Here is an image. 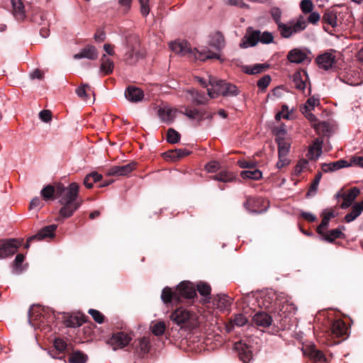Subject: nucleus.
I'll use <instances>...</instances> for the list:
<instances>
[{"label": "nucleus", "instance_id": "nucleus-18", "mask_svg": "<svg viewBox=\"0 0 363 363\" xmlns=\"http://www.w3.org/2000/svg\"><path fill=\"white\" fill-rule=\"evenodd\" d=\"M125 99L131 103H138L141 101L144 98V93L140 88L130 86L124 93Z\"/></svg>", "mask_w": 363, "mask_h": 363}, {"label": "nucleus", "instance_id": "nucleus-19", "mask_svg": "<svg viewBox=\"0 0 363 363\" xmlns=\"http://www.w3.org/2000/svg\"><path fill=\"white\" fill-rule=\"evenodd\" d=\"M323 140L320 138H315L309 146L307 157L311 160H316L322 154Z\"/></svg>", "mask_w": 363, "mask_h": 363}, {"label": "nucleus", "instance_id": "nucleus-48", "mask_svg": "<svg viewBox=\"0 0 363 363\" xmlns=\"http://www.w3.org/2000/svg\"><path fill=\"white\" fill-rule=\"evenodd\" d=\"M199 293L205 297H207L211 294V286L206 283L200 282L196 286Z\"/></svg>", "mask_w": 363, "mask_h": 363}, {"label": "nucleus", "instance_id": "nucleus-4", "mask_svg": "<svg viewBox=\"0 0 363 363\" xmlns=\"http://www.w3.org/2000/svg\"><path fill=\"white\" fill-rule=\"evenodd\" d=\"M170 49L177 54L186 56L190 60L205 61L208 59H220V55L210 50L199 51L192 49L190 44L186 40H177L169 43Z\"/></svg>", "mask_w": 363, "mask_h": 363}, {"label": "nucleus", "instance_id": "nucleus-43", "mask_svg": "<svg viewBox=\"0 0 363 363\" xmlns=\"http://www.w3.org/2000/svg\"><path fill=\"white\" fill-rule=\"evenodd\" d=\"M323 21L325 23H327L332 27L337 26V16L333 11L326 12L323 17Z\"/></svg>", "mask_w": 363, "mask_h": 363}, {"label": "nucleus", "instance_id": "nucleus-6", "mask_svg": "<svg viewBox=\"0 0 363 363\" xmlns=\"http://www.w3.org/2000/svg\"><path fill=\"white\" fill-rule=\"evenodd\" d=\"M209 84L211 86L208 89V95L209 98L215 99L218 96H236L240 94L238 88L225 80H216L210 78Z\"/></svg>", "mask_w": 363, "mask_h": 363}, {"label": "nucleus", "instance_id": "nucleus-16", "mask_svg": "<svg viewBox=\"0 0 363 363\" xmlns=\"http://www.w3.org/2000/svg\"><path fill=\"white\" fill-rule=\"evenodd\" d=\"M184 96L189 101L196 104H206L208 99L203 92L201 93L195 89H187L184 91Z\"/></svg>", "mask_w": 363, "mask_h": 363}, {"label": "nucleus", "instance_id": "nucleus-53", "mask_svg": "<svg viewBox=\"0 0 363 363\" xmlns=\"http://www.w3.org/2000/svg\"><path fill=\"white\" fill-rule=\"evenodd\" d=\"M259 42H261L264 44H269L273 42L274 36L272 33L268 31H264L263 33L260 32V37Z\"/></svg>", "mask_w": 363, "mask_h": 363}, {"label": "nucleus", "instance_id": "nucleus-58", "mask_svg": "<svg viewBox=\"0 0 363 363\" xmlns=\"http://www.w3.org/2000/svg\"><path fill=\"white\" fill-rule=\"evenodd\" d=\"M86 88L90 89L89 86L87 84H84L82 86L78 87L76 89V93L79 97L82 98L83 100H87V94H86Z\"/></svg>", "mask_w": 363, "mask_h": 363}, {"label": "nucleus", "instance_id": "nucleus-15", "mask_svg": "<svg viewBox=\"0 0 363 363\" xmlns=\"http://www.w3.org/2000/svg\"><path fill=\"white\" fill-rule=\"evenodd\" d=\"M177 111V109L169 106H164L159 108L158 116L162 122L169 124L174 121Z\"/></svg>", "mask_w": 363, "mask_h": 363}, {"label": "nucleus", "instance_id": "nucleus-21", "mask_svg": "<svg viewBox=\"0 0 363 363\" xmlns=\"http://www.w3.org/2000/svg\"><path fill=\"white\" fill-rule=\"evenodd\" d=\"M57 225L52 224L40 229L38 233L30 236V240H42L47 238H52L57 229Z\"/></svg>", "mask_w": 363, "mask_h": 363}, {"label": "nucleus", "instance_id": "nucleus-26", "mask_svg": "<svg viewBox=\"0 0 363 363\" xmlns=\"http://www.w3.org/2000/svg\"><path fill=\"white\" fill-rule=\"evenodd\" d=\"M307 354L313 363H328L323 353L314 346H311L308 348Z\"/></svg>", "mask_w": 363, "mask_h": 363}, {"label": "nucleus", "instance_id": "nucleus-25", "mask_svg": "<svg viewBox=\"0 0 363 363\" xmlns=\"http://www.w3.org/2000/svg\"><path fill=\"white\" fill-rule=\"evenodd\" d=\"M344 229L345 226L342 225L336 229H333L326 233L323 231V234L321 235L324 240L328 242H333L335 239L345 238V235L342 232Z\"/></svg>", "mask_w": 363, "mask_h": 363}, {"label": "nucleus", "instance_id": "nucleus-55", "mask_svg": "<svg viewBox=\"0 0 363 363\" xmlns=\"http://www.w3.org/2000/svg\"><path fill=\"white\" fill-rule=\"evenodd\" d=\"M271 82V77L269 75H264L257 81V86L262 89H265Z\"/></svg>", "mask_w": 363, "mask_h": 363}, {"label": "nucleus", "instance_id": "nucleus-12", "mask_svg": "<svg viewBox=\"0 0 363 363\" xmlns=\"http://www.w3.org/2000/svg\"><path fill=\"white\" fill-rule=\"evenodd\" d=\"M234 349L238 352L240 359L243 363H250L252 359V351L249 346L242 340L237 342L234 345Z\"/></svg>", "mask_w": 363, "mask_h": 363}, {"label": "nucleus", "instance_id": "nucleus-33", "mask_svg": "<svg viewBox=\"0 0 363 363\" xmlns=\"http://www.w3.org/2000/svg\"><path fill=\"white\" fill-rule=\"evenodd\" d=\"M44 310L43 308H38L29 311V321L31 323L33 321L39 320V323H33L34 325H40L45 323H48V320H45V317L43 315Z\"/></svg>", "mask_w": 363, "mask_h": 363}, {"label": "nucleus", "instance_id": "nucleus-7", "mask_svg": "<svg viewBox=\"0 0 363 363\" xmlns=\"http://www.w3.org/2000/svg\"><path fill=\"white\" fill-rule=\"evenodd\" d=\"M131 340L132 337L129 334L124 332H118L112 335L108 340V344L112 347L113 350H116L127 346Z\"/></svg>", "mask_w": 363, "mask_h": 363}, {"label": "nucleus", "instance_id": "nucleus-31", "mask_svg": "<svg viewBox=\"0 0 363 363\" xmlns=\"http://www.w3.org/2000/svg\"><path fill=\"white\" fill-rule=\"evenodd\" d=\"M335 217V214L333 211H326L325 210L322 213V221L320 224L317 228V232L318 234L322 235L323 231H324L328 226L329 222L331 218Z\"/></svg>", "mask_w": 363, "mask_h": 363}, {"label": "nucleus", "instance_id": "nucleus-40", "mask_svg": "<svg viewBox=\"0 0 363 363\" xmlns=\"http://www.w3.org/2000/svg\"><path fill=\"white\" fill-rule=\"evenodd\" d=\"M40 194L45 200L53 199V196H56V188L52 185H47L40 191Z\"/></svg>", "mask_w": 363, "mask_h": 363}, {"label": "nucleus", "instance_id": "nucleus-29", "mask_svg": "<svg viewBox=\"0 0 363 363\" xmlns=\"http://www.w3.org/2000/svg\"><path fill=\"white\" fill-rule=\"evenodd\" d=\"M209 45L217 50H221L225 47L223 35L219 33H215L210 36Z\"/></svg>", "mask_w": 363, "mask_h": 363}, {"label": "nucleus", "instance_id": "nucleus-17", "mask_svg": "<svg viewBox=\"0 0 363 363\" xmlns=\"http://www.w3.org/2000/svg\"><path fill=\"white\" fill-rule=\"evenodd\" d=\"M287 59L292 63L300 64L308 61V56L306 50L300 48H294L289 52Z\"/></svg>", "mask_w": 363, "mask_h": 363}, {"label": "nucleus", "instance_id": "nucleus-50", "mask_svg": "<svg viewBox=\"0 0 363 363\" xmlns=\"http://www.w3.org/2000/svg\"><path fill=\"white\" fill-rule=\"evenodd\" d=\"M308 162L306 159L300 160L294 168V174L298 176L301 173L307 168Z\"/></svg>", "mask_w": 363, "mask_h": 363}, {"label": "nucleus", "instance_id": "nucleus-44", "mask_svg": "<svg viewBox=\"0 0 363 363\" xmlns=\"http://www.w3.org/2000/svg\"><path fill=\"white\" fill-rule=\"evenodd\" d=\"M166 325L164 322H157L151 326L152 333L156 336H160L164 334Z\"/></svg>", "mask_w": 363, "mask_h": 363}, {"label": "nucleus", "instance_id": "nucleus-52", "mask_svg": "<svg viewBox=\"0 0 363 363\" xmlns=\"http://www.w3.org/2000/svg\"><path fill=\"white\" fill-rule=\"evenodd\" d=\"M232 322L235 325L241 327L245 325L247 323V319L245 315L242 313H238L234 316Z\"/></svg>", "mask_w": 363, "mask_h": 363}, {"label": "nucleus", "instance_id": "nucleus-47", "mask_svg": "<svg viewBox=\"0 0 363 363\" xmlns=\"http://www.w3.org/2000/svg\"><path fill=\"white\" fill-rule=\"evenodd\" d=\"M320 104V100L318 98H315L314 96L310 97L306 101V104H304V110H306V112L307 111H311L315 106H318Z\"/></svg>", "mask_w": 363, "mask_h": 363}, {"label": "nucleus", "instance_id": "nucleus-60", "mask_svg": "<svg viewBox=\"0 0 363 363\" xmlns=\"http://www.w3.org/2000/svg\"><path fill=\"white\" fill-rule=\"evenodd\" d=\"M238 164L242 169H253L256 166V163L253 161H247L245 160H238Z\"/></svg>", "mask_w": 363, "mask_h": 363}, {"label": "nucleus", "instance_id": "nucleus-46", "mask_svg": "<svg viewBox=\"0 0 363 363\" xmlns=\"http://www.w3.org/2000/svg\"><path fill=\"white\" fill-rule=\"evenodd\" d=\"M321 178H322L321 172H318L316 174L313 182L311 183V184L310 186V189L307 194L308 195H314L315 194V192L318 190V185H319Z\"/></svg>", "mask_w": 363, "mask_h": 363}, {"label": "nucleus", "instance_id": "nucleus-37", "mask_svg": "<svg viewBox=\"0 0 363 363\" xmlns=\"http://www.w3.org/2000/svg\"><path fill=\"white\" fill-rule=\"evenodd\" d=\"M25 259V256L23 254H18L13 263V272L15 274H20L24 270L22 263Z\"/></svg>", "mask_w": 363, "mask_h": 363}, {"label": "nucleus", "instance_id": "nucleus-20", "mask_svg": "<svg viewBox=\"0 0 363 363\" xmlns=\"http://www.w3.org/2000/svg\"><path fill=\"white\" fill-rule=\"evenodd\" d=\"M135 167V162H130L123 166H113L109 169L108 174L113 176H125L133 171Z\"/></svg>", "mask_w": 363, "mask_h": 363}, {"label": "nucleus", "instance_id": "nucleus-41", "mask_svg": "<svg viewBox=\"0 0 363 363\" xmlns=\"http://www.w3.org/2000/svg\"><path fill=\"white\" fill-rule=\"evenodd\" d=\"M213 179L222 182H230L235 179L233 175L228 172L223 171L213 176Z\"/></svg>", "mask_w": 363, "mask_h": 363}, {"label": "nucleus", "instance_id": "nucleus-2", "mask_svg": "<svg viewBox=\"0 0 363 363\" xmlns=\"http://www.w3.org/2000/svg\"><path fill=\"white\" fill-rule=\"evenodd\" d=\"M270 14L277 26V30L280 35L283 38H290L303 32L307 28L306 18L303 14L289 20L286 23L281 22L282 11L279 8H272Z\"/></svg>", "mask_w": 363, "mask_h": 363}, {"label": "nucleus", "instance_id": "nucleus-62", "mask_svg": "<svg viewBox=\"0 0 363 363\" xmlns=\"http://www.w3.org/2000/svg\"><path fill=\"white\" fill-rule=\"evenodd\" d=\"M299 77L300 74L297 73L294 75L295 86L297 89L303 90L306 88V83Z\"/></svg>", "mask_w": 363, "mask_h": 363}, {"label": "nucleus", "instance_id": "nucleus-34", "mask_svg": "<svg viewBox=\"0 0 363 363\" xmlns=\"http://www.w3.org/2000/svg\"><path fill=\"white\" fill-rule=\"evenodd\" d=\"M113 62L104 54L101 58L100 71L103 72L104 75H108L113 72Z\"/></svg>", "mask_w": 363, "mask_h": 363}, {"label": "nucleus", "instance_id": "nucleus-45", "mask_svg": "<svg viewBox=\"0 0 363 363\" xmlns=\"http://www.w3.org/2000/svg\"><path fill=\"white\" fill-rule=\"evenodd\" d=\"M180 140V134L173 128H169L167 133V140L168 143L175 144Z\"/></svg>", "mask_w": 363, "mask_h": 363}, {"label": "nucleus", "instance_id": "nucleus-5", "mask_svg": "<svg viewBox=\"0 0 363 363\" xmlns=\"http://www.w3.org/2000/svg\"><path fill=\"white\" fill-rule=\"evenodd\" d=\"M170 319L182 329L193 330L199 325L197 315L183 307L174 311Z\"/></svg>", "mask_w": 363, "mask_h": 363}, {"label": "nucleus", "instance_id": "nucleus-9", "mask_svg": "<svg viewBox=\"0 0 363 363\" xmlns=\"http://www.w3.org/2000/svg\"><path fill=\"white\" fill-rule=\"evenodd\" d=\"M361 71L357 69H349L345 71L341 80L345 83L351 86H358L363 82V68H360Z\"/></svg>", "mask_w": 363, "mask_h": 363}, {"label": "nucleus", "instance_id": "nucleus-30", "mask_svg": "<svg viewBox=\"0 0 363 363\" xmlns=\"http://www.w3.org/2000/svg\"><path fill=\"white\" fill-rule=\"evenodd\" d=\"M363 211V200L359 203H354L352 207L350 213L345 215V222L350 223L354 220Z\"/></svg>", "mask_w": 363, "mask_h": 363}, {"label": "nucleus", "instance_id": "nucleus-1", "mask_svg": "<svg viewBox=\"0 0 363 363\" xmlns=\"http://www.w3.org/2000/svg\"><path fill=\"white\" fill-rule=\"evenodd\" d=\"M79 185L71 183L67 187L62 184L56 186V198L62 206L60 210L62 218H69L79 208L82 202L78 200Z\"/></svg>", "mask_w": 363, "mask_h": 363}, {"label": "nucleus", "instance_id": "nucleus-10", "mask_svg": "<svg viewBox=\"0 0 363 363\" xmlns=\"http://www.w3.org/2000/svg\"><path fill=\"white\" fill-rule=\"evenodd\" d=\"M181 113L187 116L189 119L197 121L198 122L202 121L204 119L213 118V113L208 112L206 109L189 108L184 107V111H181Z\"/></svg>", "mask_w": 363, "mask_h": 363}, {"label": "nucleus", "instance_id": "nucleus-54", "mask_svg": "<svg viewBox=\"0 0 363 363\" xmlns=\"http://www.w3.org/2000/svg\"><path fill=\"white\" fill-rule=\"evenodd\" d=\"M89 313L91 315L93 319L96 323L101 324L104 322V316L100 311H99L96 309H89Z\"/></svg>", "mask_w": 363, "mask_h": 363}, {"label": "nucleus", "instance_id": "nucleus-22", "mask_svg": "<svg viewBox=\"0 0 363 363\" xmlns=\"http://www.w3.org/2000/svg\"><path fill=\"white\" fill-rule=\"evenodd\" d=\"M347 327L342 320H335L331 325V333L335 337H344L347 335Z\"/></svg>", "mask_w": 363, "mask_h": 363}, {"label": "nucleus", "instance_id": "nucleus-35", "mask_svg": "<svg viewBox=\"0 0 363 363\" xmlns=\"http://www.w3.org/2000/svg\"><path fill=\"white\" fill-rule=\"evenodd\" d=\"M276 140L278 145V157H286L290 150V144L281 137H278Z\"/></svg>", "mask_w": 363, "mask_h": 363}, {"label": "nucleus", "instance_id": "nucleus-64", "mask_svg": "<svg viewBox=\"0 0 363 363\" xmlns=\"http://www.w3.org/2000/svg\"><path fill=\"white\" fill-rule=\"evenodd\" d=\"M290 162V160L286 156L279 157V160L277 162L276 167L277 169H281L284 167L287 166Z\"/></svg>", "mask_w": 363, "mask_h": 363}, {"label": "nucleus", "instance_id": "nucleus-3", "mask_svg": "<svg viewBox=\"0 0 363 363\" xmlns=\"http://www.w3.org/2000/svg\"><path fill=\"white\" fill-rule=\"evenodd\" d=\"M196 295L194 285L189 281L181 282L174 289L166 286L163 289L161 299L165 304L172 302L179 303L184 298H193Z\"/></svg>", "mask_w": 363, "mask_h": 363}, {"label": "nucleus", "instance_id": "nucleus-49", "mask_svg": "<svg viewBox=\"0 0 363 363\" xmlns=\"http://www.w3.org/2000/svg\"><path fill=\"white\" fill-rule=\"evenodd\" d=\"M138 347L142 353H147L150 348L149 338L145 337L140 338L139 340Z\"/></svg>", "mask_w": 363, "mask_h": 363}, {"label": "nucleus", "instance_id": "nucleus-39", "mask_svg": "<svg viewBox=\"0 0 363 363\" xmlns=\"http://www.w3.org/2000/svg\"><path fill=\"white\" fill-rule=\"evenodd\" d=\"M216 301L217 307L221 310H225L231 305V301L229 296L225 294L218 295Z\"/></svg>", "mask_w": 363, "mask_h": 363}, {"label": "nucleus", "instance_id": "nucleus-8", "mask_svg": "<svg viewBox=\"0 0 363 363\" xmlns=\"http://www.w3.org/2000/svg\"><path fill=\"white\" fill-rule=\"evenodd\" d=\"M20 247L17 240L9 239L0 243V259H6L13 256Z\"/></svg>", "mask_w": 363, "mask_h": 363}, {"label": "nucleus", "instance_id": "nucleus-28", "mask_svg": "<svg viewBox=\"0 0 363 363\" xmlns=\"http://www.w3.org/2000/svg\"><path fill=\"white\" fill-rule=\"evenodd\" d=\"M253 321L259 326L269 327L272 324V319L267 313L259 312L253 316Z\"/></svg>", "mask_w": 363, "mask_h": 363}, {"label": "nucleus", "instance_id": "nucleus-63", "mask_svg": "<svg viewBox=\"0 0 363 363\" xmlns=\"http://www.w3.org/2000/svg\"><path fill=\"white\" fill-rule=\"evenodd\" d=\"M39 117L43 121L48 123L52 118L51 112L48 110H43L39 113Z\"/></svg>", "mask_w": 363, "mask_h": 363}, {"label": "nucleus", "instance_id": "nucleus-36", "mask_svg": "<svg viewBox=\"0 0 363 363\" xmlns=\"http://www.w3.org/2000/svg\"><path fill=\"white\" fill-rule=\"evenodd\" d=\"M240 176L242 179L259 180L262 177V173L259 169H249L242 171Z\"/></svg>", "mask_w": 363, "mask_h": 363}, {"label": "nucleus", "instance_id": "nucleus-61", "mask_svg": "<svg viewBox=\"0 0 363 363\" xmlns=\"http://www.w3.org/2000/svg\"><path fill=\"white\" fill-rule=\"evenodd\" d=\"M54 347L60 352H63L67 348V343L60 338H56L54 341Z\"/></svg>", "mask_w": 363, "mask_h": 363}, {"label": "nucleus", "instance_id": "nucleus-59", "mask_svg": "<svg viewBox=\"0 0 363 363\" xmlns=\"http://www.w3.org/2000/svg\"><path fill=\"white\" fill-rule=\"evenodd\" d=\"M189 152L185 149H176L170 152L172 158H181L189 155Z\"/></svg>", "mask_w": 363, "mask_h": 363}, {"label": "nucleus", "instance_id": "nucleus-13", "mask_svg": "<svg viewBox=\"0 0 363 363\" xmlns=\"http://www.w3.org/2000/svg\"><path fill=\"white\" fill-rule=\"evenodd\" d=\"M359 193L360 191L357 187H352L347 193L338 192L336 194V197H340L343 199V202L341 204V208L342 209H345L352 204Z\"/></svg>", "mask_w": 363, "mask_h": 363}, {"label": "nucleus", "instance_id": "nucleus-51", "mask_svg": "<svg viewBox=\"0 0 363 363\" xmlns=\"http://www.w3.org/2000/svg\"><path fill=\"white\" fill-rule=\"evenodd\" d=\"M300 8L303 13L308 14L313 11V4L311 0H302L300 4Z\"/></svg>", "mask_w": 363, "mask_h": 363}, {"label": "nucleus", "instance_id": "nucleus-23", "mask_svg": "<svg viewBox=\"0 0 363 363\" xmlns=\"http://www.w3.org/2000/svg\"><path fill=\"white\" fill-rule=\"evenodd\" d=\"M349 166L347 162L345 160H340L334 162L323 163L321 165L322 171L325 173L333 172L342 168Z\"/></svg>", "mask_w": 363, "mask_h": 363}, {"label": "nucleus", "instance_id": "nucleus-24", "mask_svg": "<svg viewBox=\"0 0 363 363\" xmlns=\"http://www.w3.org/2000/svg\"><path fill=\"white\" fill-rule=\"evenodd\" d=\"M98 57V52L94 46H86L82 51L74 55V58L79 60L82 58H87L89 60H95Z\"/></svg>", "mask_w": 363, "mask_h": 363}, {"label": "nucleus", "instance_id": "nucleus-42", "mask_svg": "<svg viewBox=\"0 0 363 363\" xmlns=\"http://www.w3.org/2000/svg\"><path fill=\"white\" fill-rule=\"evenodd\" d=\"M87 360V356L81 352H73L69 359V363H85Z\"/></svg>", "mask_w": 363, "mask_h": 363}, {"label": "nucleus", "instance_id": "nucleus-27", "mask_svg": "<svg viewBox=\"0 0 363 363\" xmlns=\"http://www.w3.org/2000/svg\"><path fill=\"white\" fill-rule=\"evenodd\" d=\"M297 308L292 301L286 300L279 306V312L284 318L289 317L296 313Z\"/></svg>", "mask_w": 363, "mask_h": 363}, {"label": "nucleus", "instance_id": "nucleus-38", "mask_svg": "<svg viewBox=\"0 0 363 363\" xmlns=\"http://www.w3.org/2000/svg\"><path fill=\"white\" fill-rule=\"evenodd\" d=\"M267 67L263 64H256L251 66H245L243 70L247 74H255L262 72Z\"/></svg>", "mask_w": 363, "mask_h": 363}, {"label": "nucleus", "instance_id": "nucleus-56", "mask_svg": "<svg viewBox=\"0 0 363 363\" xmlns=\"http://www.w3.org/2000/svg\"><path fill=\"white\" fill-rule=\"evenodd\" d=\"M140 5V12L143 16H146L150 13L149 0H138Z\"/></svg>", "mask_w": 363, "mask_h": 363}, {"label": "nucleus", "instance_id": "nucleus-57", "mask_svg": "<svg viewBox=\"0 0 363 363\" xmlns=\"http://www.w3.org/2000/svg\"><path fill=\"white\" fill-rule=\"evenodd\" d=\"M308 14L309 15L308 17H306L304 15H303L306 18L307 25L308 24V23H311L312 24H315L316 23H318L319 21L320 15L318 12H315V11H312Z\"/></svg>", "mask_w": 363, "mask_h": 363}, {"label": "nucleus", "instance_id": "nucleus-32", "mask_svg": "<svg viewBox=\"0 0 363 363\" xmlns=\"http://www.w3.org/2000/svg\"><path fill=\"white\" fill-rule=\"evenodd\" d=\"M15 18L21 21L25 18V9L22 0H11Z\"/></svg>", "mask_w": 363, "mask_h": 363}, {"label": "nucleus", "instance_id": "nucleus-11", "mask_svg": "<svg viewBox=\"0 0 363 363\" xmlns=\"http://www.w3.org/2000/svg\"><path fill=\"white\" fill-rule=\"evenodd\" d=\"M259 37H260V30L249 28L245 35L241 40L240 47L241 48H247L255 46L259 42Z\"/></svg>", "mask_w": 363, "mask_h": 363}, {"label": "nucleus", "instance_id": "nucleus-14", "mask_svg": "<svg viewBox=\"0 0 363 363\" xmlns=\"http://www.w3.org/2000/svg\"><path fill=\"white\" fill-rule=\"evenodd\" d=\"M315 62L320 68L328 70L332 69L335 63V56L332 52H326L318 55L315 59Z\"/></svg>", "mask_w": 363, "mask_h": 363}]
</instances>
